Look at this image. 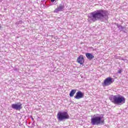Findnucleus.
I'll return each instance as SVG.
<instances>
[{
    "label": "nucleus",
    "instance_id": "f257e3e1",
    "mask_svg": "<svg viewBox=\"0 0 128 128\" xmlns=\"http://www.w3.org/2000/svg\"><path fill=\"white\" fill-rule=\"evenodd\" d=\"M89 20L92 22H106L108 20V11L104 10H99L90 14L89 16Z\"/></svg>",
    "mask_w": 128,
    "mask_h": 128
},
{
    "label": "nucleus",
    "instance_id": "f03ea898",
    "mask_svg": "<svg viewBox=\"0 0 128 128\" xmlns=\"http://www.w3.org/2000/svg\"><path fill=\"white\" fill-rule=\"evenodd\" d=\"M90 124L92 126H100L104 124V116H100V114H94L93 118H91Z\"/></svg>",
    "mask_w": 128,
    "mask_h": 128
},
{
    "label": "nucleus",
    "instance_id": "7ed1b4c3",
    "mask_svg": "<svg viewBox=\"0 0 128 128\" xmlns=\"http://www.w3.org/2000/svg\"><path fill=\"white\" fill-rule=\"evenodd\" d=\"M110 100L112 104H117L118 106H120V104H126V98L120 94L115 95L110 97Z\"/></svg>",
    "mask_w": 128,
    "mask_h": 128
},
{
    "label": "nucleus",
    "instance_id": "20e7f679",
    "mask_svg": "<svg viewBox=\"0 0 128 128\" xmlns=\"http://www.w3.org/2000/svg\"><path fill=\"white\" fill-rule=\"evenodd\" d=\"M57 118L59 122H62L64 120H68L70 116L66 112H59L57 114Z\"/></svg>",
    "mask_w": 128,
    "mask_h": 128
},
{
    "label": "nucleus",
    "instance_id": "39448f33",
    "mask_svg": "<svg viewBox=\"0 0 128 128\" xmlns=\"http://www.w3.org/2000/svg\"><path fill=\"white\" fill-rule=\"evenodd\" d=\"M114 82V78H112L110 76L108 77L104 80V82H102V86L104 88L105 86H110L111 84H112Z\"/></svg>",
    "mask_w": 128,
    "mask_h": 128
},
{
    "label": "nucleus",
    "instance_id": "423d86ee",
    "mask_svg": "<svg viewBox=\"0 0 128 128\" xmlns=\"http://www.w3.org/2000/svg\"><path fill=\"white\" fill-rule=\"evenodd\" d=\"M12 108L14 110H20L22 108V104L20 102H18L16 104H12Z\"/></svg>",
    "mask_w": 128,
    "mask_h": 128
},
{
    "label": "nucleus",
    "instance_id": "0eeeda50",
    "mask_svg": "<svg viewBox=\"0 0 128 128\" xmlns=\"http://www.w3.org/2000/svg\"><path fill=\"white\" fill-rule=\"evenodd\" d=\"M64 4L62 2L59 4V6H58L57 8L54 10V12H63L64 9Z\"/></svg>",
    "mask_w": 128,
    "mask_h": 128
},
{
    "label": "nucleus",
    "instance_id": "6e6552de",
    "mask_svg": "<svg viewBox=\"0 0 128 128\" xmlns=\"http://www.w3.org/2000/svg\"><path fill=\"white\" fill-rule=\"evenodd\" d=\"M84 96V94L82 92V91H78L76 93L74 98L76 100H80Z\"/></svg>",
    "mask_w": 128,
    "mask_h": 128
},
{
    "label": "nucleus",
    "instance_id": "1a4fd4ad",
    "mask_svg": "<svg viewBox=\"0 0 128 128\" xmlns=\"http://www.w3.org/2000/svg\"><path fill=\"white\" fill-rule=\"evenodd\" d=\"M77 62L80 64H84V58L82 55H80L77 58Z\"/></svg>",
    "mask_w": 128,
    "mask_h": 128
},
{
    "label": "nucleus",
    "instance_id": "9d476101",
    "mask_svg": "<svg viewBox=\"0 0 128 128\" xmlns=\"http://www.w3.org/2000/svg\"><path fill=\"white\" fill-rule=\"evenodd\" d=\"M86 56L87 58L90 60H92V58H94V56L90 53H86Z\"/></svg>",
    "mask_w": 128,
    "mask_h": 128
},
{
    "label": "nucleus",
    "instance_id": "9b49d317",
    "mask_svg": "<svg viewBox=\"0 0 128 128\" xmlns=\"http://www.w3.org/2000/svg\"><path fill=\"white\" fill-rule=\"evenodd\" d=\"M22 24H24V22H22V20L17 21L16 22V25L17 26H18V28H20V26H22Z\"/></svg>",
    "mask_w": 128,
    "mask_h": 128
},
{
    "label": "nucleus",
    "instance_id": "f8f14e48",
    "mask_svg": "<svg viewBox=\"0 0 128 128\" xmlns=\"http://www.w3.org/2000/svg\"><path fill=\"white\" fill-rule=\"evenodd\" d=\"M116 26L118 30H120V32H122V30H126V28L124 26H122L120 24H117Z\"/></svg>",
    "mask_w": 128,
    "mask_h": 128
},
{
    "label": "nucleus",
    "instance_id": "ddd939ff",
    "mask_svg": "<svg viewBox=\"0 0 128 128\" xmlns=\"http://www.w3.org/2000/svg\"><path fill=\"white\" fill-rule=\"evenodd\" d=\"M76 90H72L70 93V96L71 98H72V96H74V94H76Z\"/></svg>",
    "mask_w": 128,
    "mask_h": 128
},
{
    "label": "nucleus",
    "instance_id": "4468645a",
    "mask_svg": "<svg viewBox=\"0 0 128 128\" xmlns=\"http://www.w3.org/2000/svg\"><path fill=\"white\" fill-rule=\"evenodd\" d=\"M51 0V2L54 3L53 4H54L56 6V4H58V2H56V0Z\"/></svg>",
    "mask_w": 128,
    "mask_h": 128
},
{
    "label": "nucleus",
    "instance_id": "2eb2a0df",
    "mask_svg": "<svg viewBox=\"0 0 128 128\" xmlns=\"http://www.w3.org/2000/svg\"><path fill=\"white\" fill-rule=\"evenodd\" d=\"M122 70H118V74H122Z\"/></svg>",
    "mask_w": 128,
    "mask_h": 128
},
{
    "label": "nucleus",
    "instance_id": "dca6fc26",
    "mask_svg": "<svg viewBox=\"0 0 128 128\" xmlns=\"http://www.w3.org/2000/svg\"><path fill=\"white\" fill-rule=\"evenodd\" d=\"M0 28H2V26H0Z\"/></svg>",
    "mask_w": 128,
    "mask_h": 128
}]
</instances>
